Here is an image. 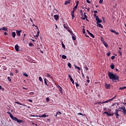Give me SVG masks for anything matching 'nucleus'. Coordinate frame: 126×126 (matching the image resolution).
I'll return each instance as SVG.
<instances>
[{"mask_svg":"<svg viewBox=\"0 0 126 126\" xmlns=\"http://www.w3.org/2000/svg\"><path fill=\"white\" fill-rule=\"evenodd\" d=\"M94 105H100V102H95Z\"/></svg>","mask_w":126,"mask_h":126,"instance_id":"obj_40","label":"nucleus"},{"mask_svg":"<svg viewBox=\"0 0 126 126\" xmlns=\"http://www.w3.org/2000/svg\"><path fill=\"white\" fill-rule=\"evenodd\" d=\"M62 59H63V60H65V59H66V56L63 55L62 56Z\"/></svg>","mask_w":126,"mask_h":126,"instance_id":"obj_30","label":"nucleus"},{"mask_svg":"<svg viewBox=\"0 0 126 126\" xmlns=\"http://www.w3.org/2000/svg\"><path fill=\"white\" fill-rule=\"evenodd\" d=\"M30 20L32 22V23H33V20H32V18H30Z\"/></svg>","mask_w":126,"mask_h":126,"instance_id":"obj_61","label":"nucleus"},{"mask_svg":"<svg viewBox=\"0 0 126 126\" xmlns=\"http://www.w3.org/2000/svg\"><path fill=\"white\" fill-rule=\"evenodd\" d=\"M120 90H124V89H126V87H123L120 88Z\"/></svg>","mask_w":126,"mask_h":126,"instance_id":"obj_32","label":"nucleus"},{"mask_svg":"<svg viewBox=\"0 0 126 126\" xmlns=\"http://www.w3.org/2000/svg\"><path fill=\"white\" fill-rule=\"evenodd\" d=\"M96 24H97V26L99 28H103V26L101 24L97 23Z\"/></svg>","mask_w":126,"mask_h":126,"instance_id":"obj_23","label":"nucleus"},{"mask_svg":"<svg viewBox=\"0 0 126 126\" xmlns=\"http://www.w3.org/2000/svg\"><path fill=\"white\" fill-rule=\"evenodd\" d=\"M95 20L96 21V24L101 23L102 22V20H100L98 16H96Z\"/></svg>","mask_w":126,"mask_h":126,"instance_id":"obj_7","label":"nucleus"},{"mask_svg":"<svg viewBox=\"0 0 126 126\" xmlns=\"http://www.w3.org/2000/svg\"><path fill=\"white\" fill-rule=\"evenodd\" d=\"M15 104H18V105H20L21 106H26L25 104H22V103L18 102V101H15Z\"/></svg>","mask_w":126,"mask_h":126,"instance_id":"obj_18","label":"nucleus"},{"mask_svg":"<svg viewBox=\"0 0 126 126\" xmlns=\"http://www.w3.org/2000/svg\"><path fill=\"white\" fill-rule=\"evenodd\" d=\"M94 13L96 14V13H98V11H97L96 10L94 11Z\"/></svg>","mask_w":126,"mask_h":126,"instance_id":"obj_63","label":"nucleus"},{"mask_svg":"<svg viewBox=\"0 0 126 126\" xmlns=\"http://www.w3.org/2000/svg\"><path fill=\"white\" fill-rule=\"evenodd\" d=\"M88 17H87V16L86 15H84L83 16V15L82 16V19H83V20H85V19H86V18H87Z\"/></svg>","mask_w":126,"mask_h":126,"instance_id":"obj_15","label":"nucleus"},{"mask_svg":"<svg viewBox=\"0 0 126 126\" xmlns=\"http://www.w3.org/2000/svg\"><path fill=\"white\" fill-rule=\"evenodd\" d=\"M108 116H109V117L113 116H114V113H112V114L109 113V115Z\"/></svg>","mask_w":126,"mask_h":126,"instance_id":"obj_47","label":"nucleus"},{"mask_svg":"<svg viewBox=\"0 0 126 126\" xmlns=\"http://www.w3.org/2000/svg\"><path fill=\"white\" fill-rule=\"evenodd\" d=\"M109 31L110 32H112V33H115V34L117 35V36H119V35H120V33H119L118 32H116V31H115V30H114L113 29L109 30Z\"/></svg>","mask_w":126,"mask_h":126,"instance_id":"obj_8","label":"nucleus"},{"mask_svg":"<svg viewBox=\"0 0 126 126\" xmlns=\"http://www.w3.org/2000/svg\"><path fill=\"white\" fill-rule=\"evenodd\" d=\"M87 2H88V3H91V2L89 0H87Z\"/></svg>","mask_w":126,"mask_h":126,"instance_id":"obj_58","label":"nucleus"},{"mask_svg":"<svg viewBox=\"0 0 126 126\" xmlns=\"http://www.w3.org/2000/svg\"><path fill=\"white\" fill-rule=\"evenodd\" d=\"M118 112H121V110H118V109H115V113H118Z\"/></svg>","mask_w":126,"mask_h":126,"instance_id":"obj_44","label":"nucleus"},{"mask_svg":"<svg viewBox=\"0 0 126 126\" xmlns=\"http://www.w3.org/2000/svg\"><path fill=\"white\" fill-rule=\"evenodd\" d=\"M103 114H106L107 116H109V115L110 114V113H108L107 111L104 112Z\"/></svg>","mask_w":126,"mask_h":126,"instance_id":"obj_43","label":"nucleus"},{"mask_svg":"<svg viewBox=\"0 0 126 126\" xmlns=\"http://www.w3.org/2000/svg\"><path fill=\"white\" fill-rule=\"evenodd\" d=\"M86 70H89V69L88 68V67H85Z\"/></svg>","mask_w":126,"mask_h":126,"instance_id":"obj_57","label":"nucleus"},{"mask_svg":"<svg viewBox=\"0 0 126 126\" xmlns=\"http://www.w3.org/2000/svg\"><path fill=\"white\" fill-rule=\"evenodd\" d=\"M47 122H51V119H47Z\"/></svg>","mask_w":126,"mask_h":126,"instance_id":"obj_64","label":"nucleus"},{"mask_svg":"<svg viewBox=\"0 0 126 126\" xmlns=\"http://www.w3.org/2000/svg\"><path fill=\"white\" fill-rule=\"evenodd\" d=\"M7 79H8V80H9V81H10V82L11 81V78H10V77H8Z\"/></svg>","mask_w":126,"mask_h":126,"instance_id":"obj_48","label":"nucleus"},{"mask_svg":"<svg viewBox=\"0 0 126 126\" xmlns=\"http://www.w3.org/2000/svg\"><path fill=\"white\" fill-rule=\"evenodd\" d=\"M10 75L11 76H13V73L12 72H10Z\"/></svg>","mask_w":126,"mask_h":126,"instance_id":"obj_55","label":"nucleus"},{"mask_svg":"<svg viewBox=\"0 0 126 126\" xmlns=\"http://www.w3.org/2000/svg\"><path fill=\"white\" fill-rule=\"evenodd\" d=\"M80 13H81V15H82H82H83V12H82V10H81L80 11Z\"/></svg>","mask_w":126,"mask_h":126,"instance_id":"obj_51","label":"nucleus"},{"mask_svg":"<svg viewBox=\"0 0 126 126\" xmlns=\"http://www.w3.org/2000/svg\"><path fill=\"white\" fill-rule=\"evenodd\" d=\"M7 28L4 27L2 28V30H3V31H7Z\"/></svg>","mask_w":126,"mask_h":126,"instance_id":"obj_25","label":"nucleus"},{"mask_svg":"<svg viewBox=\"0 0 126 126\" xmlns=\"http://www.w3.org/2000/svg\"><path fill=\"white\" fill-rule=\"evenodd\" d=\"M75 67L76 68H77V69H78V70H80V67H78V66H77L76 65H75Z\"/></svg>","mask_w":126,"mask_h":126,"instance_id":"obj_38","label":"nucleus"},{"mask_svg":"<svg viewBox=\"0 0 126 126\" xmlns=\"http://www.w3.org/2000/svg\"><path fill=\"white\" fill-rule=\"evenodd\" d=\"M15 50H16L17 52H19V46L18 45V44H16V45L15 46Z\"/></svg>","mask_w":126,"mask_h":126,"instance_id":"obj_13","label":"nucleus"},{"mask_svg":"<svg viewBox=\"0 0 126 126\" xmlns=\"http://www.w3.org/2000/svg\"><path fill=\"white\" fill-rule=\"evenodd\" d=\"M102 43L106 48H108V44L105 42V41H103Z\"/></svg>","mask_w":126,"mask_h":126,"instance_id":"obj_22","label":"nucleus"},{"mask_svg":"<svg viewBox=\"0 0 126 126\" xmlns=\"http://www.w3.org/2000/svg\"><path fill=\"white\" fill-rule=\"evenodd\" d=\"M23 75H24V76H26V77H28V74H27V73H26V72L23 73Z\"/></svg>","mask_w":126,"mask_h":126,"instance_id":"obj_33","label":"nucleus"},{"mask_svg":"<svg viewBox=\"0 0 126 126\" xmlns=\"http://www.w3.org/2000/svg\"><path fill=\"white\" fill-rule=\"evenodd\" d=\"M56 115H55V117H57L58 116V115H59V114H60V115H62L63 113H62V112H61V111H58L57 112H56Z\"/></svg>","mask_w":126,"mask_h":126,"instance_id":"obj_24","label":"nucleus"},{"mask_svg":"<svg viewBox=\"0 0 126 126\" xmlns=\"http://www.w3.org/2000/svg\"><path fill=\"white\" fill-rule=\"evenodd\" d=\"M16 36V33H15V32H12V36L13 37V38H15V36Z\"/></svg>","mask_w":126,"mask_h":126,"instance_id":"obj_21","label":"nucleus"},{"mask_svg":"<svg viewBox=\"0 0 126 126\" xmlns=\"http://www.w3.org/2000/svg\"><path fill=\"white\" fill-rule=\"evenodd\" d=\"M110 55H111V53L110 52H108L107 53V57H110Z\"/></svg>","mask_w":126,"mask_h":126,"instance_id":"obj_46","label":"nucleus"},{"mask_svg":"<svg viewBox=\"0 0 126 126\" xmlns=\"http://www.w3.org/2000/svg\"><path fill=\"white\" fill-rule=\"evenodd\" d=\"M70 80L71 82H72V84H74V80H73V79L72 78L70 79Z\"/></svg>","mask_w":126,"mask_h":126,"instance_id":"obj_29","label":"nucleus"},{"mask_svg":"<svg viewBox=\"0 0 126 126\" xmlns=\"http://www.w3.org/2000/svg\"><path fill=\"white\" fill-rule=\"evenodd\" d=\"M100 104H105L104 101L100 102Z\"/></svg>","mask_w":126,"mask_h":126,"instance_id":"obj_62","label":"nucleus"},{"mask_svg":"<svg viewBox=\"0 0 126 126\" xmlns=\"http://www.w3.org/2000/svg\"><path fill=\"white\" fill-rule=\"evenodd\" d=\"M46 117H49V115H46V114H44L38 116V118H46Z\"/></svg>","mask_w":126,"mask_h":126,"instance_id":"obj_11","label":"nucleus"},{"mask_svg":"<svg viewBox=\"0 0 126 126\" xmlns=\"http://www.w3.org/2000/svg\"><path fill=\"white\" fill-rule=\"evenodd\" d=\"M27 101H28L29 102H30L31 103H33V100L32 99H27Z\"/></svg>","mask_w":126,"mask_h":126,"instance_id":"obj_39","label":"nucleus"},{"mask_svg":"<svg viewBox=\"0 0 126 126\" xmlns=\"http://www.w3.org/2000/svg\"><path fill=\"white\" fill-rule=\"evenodd\" d=\"M110 67H111V69H114V68H115V65H114V64L112 63L110 65Z\"/></svg>","mask_w":126,"mask_h":126,"instance_id":"obj_26","label":"nucleus"},{"mask_svg":"<svg viewBox=\"0 0 126 126\" xmlns=\"http://www.w3.org/2000/svg\"><path fill=\"white\" fill-rule=\"evenodd\" d=\"M62 47L63 48V49H65V45H64V44H63V42H62Z\"/></svg>","mask_w":126,"mask_h":126,"instance_id":"obj_35","label":"nucleus"},{"mask_svg":"<svg viewBox=\"0 0 126 126\" xmlns=\"http://www.w3.org/2000/svg\"><path fill=\"white\" fill-rule=\"evenodd\" d=\"M67 65L68 67H69L70 68H71V63H68L67 64Z\"/></svg>","mask_w":126,"mask_h":126,"instance_id":"obj_31","label":"nucleus"},{"mask_svg":"<svg viewBox=\"0 0 126 126\" xmlns=\"http://www.w3.org/2000/svg\"><path fill=\"white\" fill-rule=\"evenodd\" d=\"M57 87L58 88V89L59 90V91L61 93V94H63V88L62 87H60V85H56Z\"/></svg>","mask_w":126,"mask_h":126,"instance_id":"obj_6","label":"nucleus"},{"mask_svg":"<svg viewBox=\"0 0 126 126\" xmlns=\"http://www.w3.org/2000/svg\"><path fill=\"white\" fill-rule=\"evenodd\" d=\"M108 76L110 79H112L113 81L114 80H119V76L117 74H114L112 72H108Z\"/></svg>","mask_w":126,"mask_h":126,"instance_id":"obj_2","label":"nucleus"},{"mask_svg":"<svg viewBox=\"0 0 126 126\" xmlns=\"http://www.w3.org/2000/svg\"><path fill=\"white\" fill-rule=\"evenodd\" d=\"M29 94L30 95H34V92H30Z\"/></svg>","mask_w":126,"mask_h":126,"instance_id":"obj_50","label":"nucleus"},{"mask_svg":"<svg viewBox=\"0 0 126 126\" xmlns=\"http://www.w3.org/2000/svg\"><path fill=\"white\" fill-rule=\"evenodd\" d=\"M39 81H40L41 82H42V81H43V79H42L41 77H39Z\"/></svg>","mask_w":126,"mask_h":126,"instance_id":"obj_37","label":"nucleus"},{"mask_svg":"<svg viewBox=\"0 0 126 126\" xmlns=\"http://www.w3.org/2000/svg\"><path fill=\"white\" fill-rule=\"evenodd\" d=\"M29 45L30 46V47H34V44L32 43H30Z\"/></svg>","mask_w":126,"mask_h":126,"instance_id":"obj_34","label":"nucleus"},{"mask_svg":"<svg viewBox=\"0 0 126 126\" xmlns=\"http://www.w3.org/2000/svg\"><path fill=\"white\" fill-rule=\"evenodd\" d=\"M103 1H104V0H99V3H103Z\"/></svg>","mask_w":126,"mask_h":126,"instance_id":"obj_45","label":"nucleus"},{"mask_svg":"<svg viewBox=\"0 0 126 126\" xmlns=\"http://www.w3.org/2000/svg\"><path fill=\"white\" fill-rule=\"evenodd\" d=\"M68 77H69V78H70V79H71V78H72V77H71V76L70 75V74H68Z\"/></svg>","mask_w":126,"mask_h":126,"instance_id":"obj_54","label":"nucleus"},{"mask_svg":"<svg viewBox=\"0 0 126 126\" xmlns=\"http://www.w3.org/2000/svg\"><path fill=\"white\" fill-rule=\"evenodd\" d=\"M117 97V95H115L114 97H113V98L110 99H108L109 102L111 101H113V100H114V99H115V98H116Z\"/></svg>","mask_w":126,"mask_h":126,"instance_id":"obj_28","label":"nucleus"},{"mask_svg":"<svg viewBox=\"0 0 126 126\" xmlns=\"http://www.w3.org/2000/svg\"><path fill=\"white\" fill-rule=\"evenodd\" d=\"M63 26L64 28L68 31V32H69V33H71V34H72V32L71 30H70L69 27H68V25L67 24L65 25V24H64L63 25Z\"/></svg>","mask_w":126,"mask_h":126,"instance_id":"obj_4","label":"nucleus"},{"mask_svg":"<svg viewBox=\"0 0 126 126\" xmlns=\"http://www.w3.org/2000/svg\"><path fill=\"white\" fill-rule=\"evenodd\" d=\"M84 28H85V27H84V28L83 29V31H82L83 34H85L86 33L85 32V29Z\"/></svg>","mask_w":126,"mask_h":126,"instance_id":"obj_36","label":"nucleus"},{"mask_svg":"<svg viewBox=\"0 0 126 126\" xmlns=\"http://www.w3.org/2000/svg\"><path fill=\"white\" fill-rule=\"evenodd\" d=\"M78 6H77V5H76L74 8H73V10L71 13V16H72V19H73V18H74V11H75V10H76V9H77V7Z\"/></svg>","mask_w":126,"mask_h":126,"instance_id":"obj_3","label":"nucleus"},{"mask_svg":"<svg viewBox=\"0 0 126 126\" xmlns=\"http://www.w3.org/2000/svg\"><path fill=\"white\" fill-rule=\"evenodd\" d=\"M75 84H76V87H78L79 86V84H78V83H75Z\"/></svg>","mask_w":126,"mask_h":126,"instance_id":"obj_52","label":"nucleus"},{"mask_svg":"<svg viewBox=\"0 0 126 126\" xmlns=\"http://www.w3.org/2000/svg\"><path fill=\"white\" fill-rule=\"evenodd\" d=\"M118 53L120 54V56H122L123 55V53L122 52L118 51Z\"/></svg>","mask_w":126,"mask_h":126,"instance_id":"obj_49","label":"nucleus"},{"mask_svg":"<svg viewBox=\"0 0 126 126\" xmlns=\"http://www.w3.org/2000/svg\"><path fill=\"white\" fill-rule=\"evenodd\" d=\"M118 109H120V110H122V112L124 114V115H125V116H126V107L123 106V107H119Z\"/></svg>","mask_w":126,"mask_h":126,"instance_id":"obj_5","label":"nucleus"},{"mask_svg":"<svg viewBox=\"0 0 126 126\" xmlns=\"http://www.w3.org/2000/svg\"><path fill=\"white\" fill-rule=\"evenodd\" d=\"M46 76H47V77H49V78H50V79H51V80H53V77H52V76H51V75L49 73H45Z\"/></svg>","mask_w":126,"mask_h":126,"instance_id":"obj_10","label":"nucleus"},{"mask_svg":"<svg viewBox=\"0 0 126 126\" xmlns=\"http://www.w3.org/2000/svg\"><path fill=\"white\" fill-rule=\"evenodd\" d=\"M7 114H8L9 115L10 118L13 120V121H14L15 122H17L18 124H22L23 123V121L20 119H18V118L16 117H14L13 115H12L11 113L10 112L8 111L7 112Z\"/></svg>","mask_w":126,"mask_h":126,"instance_id":"obj_1","label":"nucleus"},{"mask_svg":"<svg viewBox=\"0 0 126 126\" xmlns=\"http://www.w3.org/2000/svg\"><path fill=\"white\" fill-rule=\"evenodd\" d=\"M110 102L109 100H106V101H104V104H105V103H108V102Z\"/></svg>","mask_w":126,"mask_h":126,"instance_id":"obj_56","label":"nucleus"},{"mask_svg":"<svg viewBox=\"0 0 126 126\" xmlns=\"http://www.w3.org/2000/svg\"><path fill=\"white\" fill-rule=\"evenodd\" d=\"M21 32H22L21 31H16V34L17 35V36H20L21 34L20 33H21Z\"/></svg>","mask_w":126,"mask_h":126,"instance_id":"obj_16","label":"nucleus"},{"mask_svg":"<svg viewBox=\"0 0 126 126\" xmlns=\"http://www.w3.org/2000/svg\"><path fill=\"white\" fill-rule=\"evenodd\" d=\"M72 39L73 40V41H75V40H76V37L75 36V35H72Z\"/></svg>","mask_w":126,"mask_h":126,"instance_id":"obj_20","label":"nucleus"},{"mask_svg":"<svg viewBox=\"0 0 126 126\" xmlns=\"http://www.w3.org/2000/svg\"><path fill=\"white\" fill-rule=\"evenodd\" d=\"M114 115L116 116V119H119V117H120V115L118 112H114Z\"/></svg>","mask_w":126,"mask_h":126,"instance_id":"obj_14","label":"nucleus"},{"mask_svg":"<svg viewBox=\"0 0 126 126\" xmlns=\"http://www.w3.org/2000/svg\"><path fill=\"white\" fill-rule=\"evenodd\" d=\"M78 4H79V1H76V5L78 6Z\"/></svg>","mask_w":126,"mask_h":126,"instance_id":"obj_53","label":"nucleus"},{"mask_svg":"<svg viewBox=\"0 0 126 126\" xmlns=\"http://www.w3.org/2000/svg\"><path fill=\"white\" fill-rule=\"evenodd\" d=\"M69 3H70V0H68L65 1L64 4L66 5L67 4H69Z\"/></svg>","mask_w":126,"mask_h":126,"instance_id":"obj_19","label":"nucleus"},{"mask_svg":"<svg viewBox=\"0 0 126 126\" xmlns=\"http://www.w3.org/2000/svg\"><path fill=\"white\" fill-rule=\"evenodd\" d=\"M47 80H47V79L44 78V83H45V85H46L47 86H48V83H47Z\"/></svg>","mask_w":126,"mask_h":126,"instance_id":"obj_27","label":"nucleus"},{"mask_svg":"<svg viewBox=\"0 0 126 126\" xmlns=\"http://www.w3.org/2000/svg\"><path fill=\"white\" fill-rule=\"evenodd\" d=\"M54 11H55V12H58V10H57L56 9H54Z\"/></svg>","mask_w":126,"mask_h":126,"instance_id":"obj_59","label":"nucleus"},{"mask_svg":"<svg viewBox=\"0 0 126 126\" xmlns=\"http://www.w3.org/2000/svg\"><path fill=\"white\" fill-rule=\"evenodd\" d=\"M54 19L55 20H58V19H59V15H55L54 16Z\"/></svg>","mask_w":126,"mask_h":126,"instance_id":"obj_17","label":"nucleus"},{"mask_svg":"<svg viewBox=\"0 0 126 126\" xmlns=\"http://www.w3.org/2000/svg\"><path fill=\"white\" fill-rule=\"evenodd\" d=\"M116 59V57L115 56H113L111 57V60H115Z\"/></svg>","mask_w":126,"mask_h":126,"instance_id":"obj_41","label":"nucleus"},{"mask_svg":"<svg viewBox=\"0 0 126 126\" xmlns=\"http://www.w3.org/2000/svg\"><path fill=\"white\" fill-rule=\"evenodd\" d=\"M46 102H50V98L49 97H47L46 98Z\"/></svg>","mask_w":126,"mask_h":126,"instance_id":"obj_42","label":"nucleus"},{"mask_svg":"<svg viewBox=\"0 0 126 126\" xmlns=\"http://www.w3.org/2000/svg\"><path fill=\"white\" fill-rule=\"evenodd\" d=\"M4 34L5 35H8L7 32H4Z\"/></svg>","mask_w":126,"mask_h":126,"instance_id":"obj_60","label":"nucleus"},{"mask_svg":"<svg viewBox=\"0 0 126 126\" xmlns=\"http://www.w3.org/2000/svg\"><path fill=\"white\" fill-rule=\"evenodd\" d=\"M87 33H88L89 35H90L91 37H92V38H95V36L91 32H89V30H87Z\"/></svg>","mask_w":126,"mask_h":126,"instance_id":"obj_9","label":"nucleus"},{"mask_svg":"<svg viewBox=\"0 0 126 126\" xmlns=\"http://www.w3.org/2000/svg\"><path fill=\"white\" fill-rule=\"evenodd\" d=\"M105 87L106 89H110L111 88V85L108 84H105Z\"/></svg>","mask_w":126,"mask_h":126,"instance_id":"obj_12","label":"nucleus"}]
</instances>
